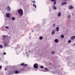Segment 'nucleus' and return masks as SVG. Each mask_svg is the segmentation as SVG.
Returning a JSON list of instances; mask_svg holds the SVG:
<instances>
[{
  "instance_id": "nucleus-28",
  "label": "nucleus",
  "mask_w": 75,
  "mask_h": 75,
  "mask_svg": "<svg viewBox=\"0 0 75 75\" xmlns=\"http://www.w3.org/2000/svg\"><path fill=\"white\" fill-rule=\"evenodd\" d=\"M70 17H71V15H69V16L68 17V18H70Z\"/></svg>"
},
{
  "instance_id": "nucleus-12",
  "label": "nucleus",
  "mask_w": 75,
  "mask_h": 75,
  "mask_svg": "<svg viewBox=\"0 0 75 75\" xmlns=\"http://www.w3.org/2000/svg\"><path fill=\"white\" fill-rule=\"evenodd\" d=\"M4 44L5 47H7V42H4Z\"/></svg>"
},
{
  "instance_id": "nucleus-15",
  "label": "nucleus",
  "mask_w": 75,
  "mask_h": 75,
  "mask_svg": "<svg viewBox=\"0 0 75 75\" xmlns=\"http://www.w3.org/2000/svg\"><path fill=\"white\" fill-rule=\"evenodd\" d=\"M6 35L3 36V39L4 40V39H5V38H6Z\"/></svg>"
},
{
  "instance_id": "nucleus-17",
  "label": "nucleus",
  "mask_w": 75,
  "mask_h": 75,
  "mask_svg": "<svg viewBox=\"0 0 75 75\" xmlns=\"http://www.w3.org/2000/svg\"><path fill=\"white\" fill-rule=\"evenodd\" d=\"M15 19L16 18H15L14 17H12V20H15Z\"/></svg>"
},
{
  "instance_id": "nucleus-26",
  "label": "nucleus",
  "mask_w": 75,
  "mask_h": 75,
  "mask_svg": "<svg viewBox=\"0 0 75 75\" xmlns=\"http://www.w3.org/2000/svg\"><path fill=\"white\" fill-rule=\"evenodd\" d=\"M3 55H6V52H4L3 53Z\"/></svg>"
},
{
  "instance_id": "nucleus-3",
  "label": "nucleus",
  "mask_w": 75,
  "mask_h": 75,
  "mask_svg": "<svg viewBox=\"0 0 75 75\" xmlns=\"http://www.w3.org/2000/svg\"><path fill=\"white\" fill-rule=\"evenodd\" d=\"M67 3L66 1H63L61 3V4L62 6H64V5H65V4H67Z\"/></svg>"
},
{
  "instance_id": "nucleus-31",
  "label": "nucleus",
  "mask_w": 75,
  "mask_h": 75,
  "mask_svg": "<svg viewBox=\"0 0 75 75\" xmlns=\"http://www.w3.org/2000/svg\"><path fill=\"white\" fill-rule=\"evenodd\" d=\"M32 3H35V1H33Z\"/></svg>"
},
{
  "instance_id": "nucleus-35",
  "label": "nucleus",
  "mask_w": 75,
  "mask_h": 75,
  "mask_svg": "<svg viewBox=\"0 0 75 75\" xmlns=\"http://www.w3.org/2000/svg\"><path fill=\"white\" fill-rule=\"evenodd\" d=\"M52 1H54L55 0H51Z\"/></svg>"
},
{
  "instance_id": "nucleus-4",
  "label": "nucleus",
  "mask_w": 75,
  "mask_h": 75,
  "mask_svg": "<svg viewBox=\"0 0 75 75\" xmlns=\"http://www.w3.org/2000/svg\"><path fill=\"white\" fill-rule=\"evenodd\" d=\"M6 17H7L8 18H10V14H9V13H6Z\"/></svg>"
},
{
  "instance_id": "nucleus-37",
  "label": "nucleus",
  "mask_w": 75,
  "mask_h": 75,
  "mask_svg": "<svg viewBox=\"0 0 75 75\" xmlns=\"http://www.w3.org/2000/svg\"><path fill=\"white\" fill-rule=\"evenodd\" d=\"M28 52H31V51H29Z\"/></svg>"
},
{
  "instance_id": "nucleus-10",
  "label": "nucleus",
  "mask_w": 75,
  "mask_h": 75,
  "mask_svg": "<svg viewBox=\"0 0 75 75\" xmlns=\"http://www.w3.org/2000/svg\"><path fill=\"white\" fill-rule=\"evenodd\" d=\"M58 40L57 39H55L54 40V42H55V43H58Z\"/></svg>"
},
{
  "instance_id": "nucleus-7",
  "label": "nucleus",
  "mask_w": 75,
  "mask_h": 75,
  "mask_svg": "<svg viewBox=\"0 0 75 75\" xmlns=\"http://www.w3.org/2000/svg\"><path fill=\"white\" fill-rule=\"evenodd\" d=\"M59 27H57L56 28L55 30L57 32H58V31H59Z\"/></svg>"
},
{
  "instance_id": "nucleus-22",
  "label": "nucleus",
  "mask_w": 75,
  "mask_h": 75,
  "mask_svg": "<svg viewBox=\"0 0 75 75\" xmlns=\"http://www.w3.org/2000/svg\"><path fill=\"white\" fill-rule=\"evenodd\" d=\"M33 7H35V8H36V5H35L34 4H33Z\"/></svg>"
},
{
  "instance_id": "nucleus-30",
  "label": "nucleus",
  "mask_w": 75,
  "mask_h": 75,
  "mask_svg": "<svg viewBox=\"0 0 75 75\" xmlns=\"http://www.w3.org/2000/svg\"><path fill=\"white\" fill-rule=\"evenodd\" d=\"M2 68V66H0V69H1Z\"/></svg>"
},
{
  "instance_id": "nucleus-34",
  "label": "nucleus",
  "mask_w": 75,
  "mask_h": 75,
  "mask_svg": "<svg viewBox=\"0 0 75 75\" xmlns=\"http://www.w3.org/2000/svg\"><path fill=\"white\" fill-rule=\"evenodd\" d=\"M40 67L41 68H44V67L42 66H41Z\"/></svg>"
},
{
  "instance_id": "nucleus-19",
  "label": "nucleus",
  "mask_w": 75,
  "mask_h": 75,
  "mask_svg": "<svg viewBox=\"0 0 75 75\" xmlns=\"http://www.w3.org/2000/svg\"><path fill=\"white\" fill-rule=\"evenodd\" d=\"M15 74H17L18 73V71H17V70H16V71H15Z\"/></svg>"
},
{
  "instance_id": "nucleus-6",
  "label": "nucleus",
  "mask_w": 75,
  "mask_h": 75,
  "mask_svg": "<svg viewBox=\"0 0 75 75\" xmlns=\"http://www.w3.org/2000/svg\"><path fill=\"white\" fill-rule=\"evenodd\" d=\"M73 8V6H72L71 5H70L69 6V8L70 10H71V9H72Z\"/></svg>"
},
{
  "instance_id": "nucleus-8",
  "label": "nucleus",
  "mask_w": 75,
  "mask_h": 75,
  "mask_svg": "<svg viewBox=\"0 0 75 75\" xmlns=\"http://www.w3.org/2000/svg\"><path fill=\"white\" fill-rule=\"evenodd\" d=\"M58 17H61V12H59L58 13Z\"/></svg>"
},
{
  "instance_id": "nucleus-18",
  "label": "nucleus",
  "mask_w": 75,
  "mask_h": 75,
  "mask_svg": "<svg viewBox=\"0 0 75 75\" xmlns=\"http://www.w3.org/2000/svg\"><path fill=\"white\" fill-rule=\"evenodd\" d=\"M54 4L55 5L56 4V0H54Z\"/></svg>"
},
{
  "instance_id": "nucleus-25",
  "label": "nucleus",
  "mask_w": 75,
  "mask_h": 75,
  "mask_svg": "<svg viewBox=\"0 0 75 75\" xmlns=\"http://www.w3.org/2000/svg\"><path fill=\"white\" fill-rule=\"evenodd\" d=\"M52 54H55V52L53 51L51 52Z\"/></svg>"
},
{
  "instance_id": "nucleus-29",
  "label": "nucleus",
  "mask_w": 75,
  "mask_h": 75,
  "mask_svg": "<svg viewBox=\"0 0 75 75\" xmlns=\"http://www.w3.org/2000/svg\"><path fill=\"white\" fill-rule=\"evenodd\" d=\"M55 24H54L53 25V27H55Z\"/></svg>"
},
{
  "instance_id": "nucleus-16",
  "label": "nucleus",
  "mask_w": 75,
  "mask_h": 75,
  "mask_svg": "<svg viewBox=\"0 0 75 75\" xmlns=\"http://www.w3.org/2000/svg\"><path fill=\"white\" fill-rule=\"evenodd\" d=\"M55 30H53L52 32V34H55Z\"/></svg>"
},
{
  "instance_id": "nucleus-32",
  "label": "nucleus",
  "mask_w": 75,
  "mask_h": 75,
  "mask_svg": "<svg viewBox=\"0 0 75 75\" xmlns=\"http://www.w3.org/2000/svg\"><path fill=\"white\" fill-rule=\"evenodd\" d=\"M21 70L22 71H24V69H21Z\"/></svg>"
},
{
  "instance_id": "nucleus-38",
  "label": "nucleus",
  "mask_w": 75,
  "mask_h": 75,
  "mask_svg": "<svg viewBox=\"0 0 75 75\" xmlns=\"http://www.w3.org/2000/svg\"><path fill=\"white\" fill-rule=\"evenodd\" d=\"M18 45H17V46H18Z\"/></svg>"
},
{
  "instance_id": "nucleus-27",
  "label": "nucleus",
  "mask_w": 75,
  "mask_h": 75,
  "mask_svg": "<svg viewBox=\"0 0 75 75\" xmlns=\"http://www.w3.org/2000/svg\"><path fill=\"white\" fill-rule=\"evenodd\" d=\"M27 71H28V70L30 71V67H28L27 68Z\"/></svg>"
},
{
  "instance_id": "nucleus-11",
  "label": "nucleus",
  "mask_w": 75,
  "mask_h": 75,
  "mask_svg": "<svg viewBox=\"0 0 75 75\" xmlns=\"http://www.w3.org/2000/svg\"><path fill=\"white\" fill-rule=\"evenodd\" d=\"M52 8H54V10H56L57 9V8L56 7V6L54 5H53L52 6Z\"/></svg>"
},
{
  "instance_id": "nucleus-1",
  "label": "nucleus",
  "mask_w": 75,
  "mask_h": 75,
  "mask_svg": "<svg viewBox=\"0 0 75 75\" xmlns=\"http://www.w3.org/2000/svg\"><path fill=\"white\" fill-rule=\"evenodd\" d=\"M20 16H22L23 15V11L21 9H20L17 10Z\"/></svg>"
},
{
  "instance_id": "nucleus-9",
  "label": "nucleus",
  "mask_w": 75,
  "mask_h": 75,
  "mask_svg": "<svg viewBox=\"0 0 75 75\" xmlns=\"http://www.w3.org/2000/svg\"><path fill=\"white\" fill-rule=\"evenodd\" d=\"M71 40H73L75 38V36H73L71 38Z\"/></svg>"
},
{
  "instance_id": "nucleus-21",
  "label": "nucleus",
  "mask_w": 75,
  "mask_h": 75,
  "mask_svg": "<svg viewBox=\"0 0 75 75\" xmlns=\"http://www.w3.org/2000/svg\"><path fill=\"white\" fill-rule=\"evenodd\" d=\"M44 69L47 71H48V69H47V68H44Z\"/></svg>"
},
{
  "instance_id": "nucleus-33",
  "label": "nucleus",
  "mask_w": 75,
  "mask_h": 75,
  "mask_svg": "<svg viewBox=\"0 0 75 75\" xmlns=\"http://www.w3.org/2000/svg\"><path fill=\"white\" fill-rule=\"evenodd\" d=\"M5 28H7V29H8V28H8V27L5 26Z\"/></svg>"
},
{
  "instance_id": "nucleus-20",
  "label": "nucleus",
  "mask_w": 75,
  "mask_h": 75,
  "mask_svg": "<svg viewBox=\"0 0 75 75\" xmlns=\"http://www.w3.org/2000/svg\"><path fill=\"white\" fill-rule=\"evenodd\" d=\"M3 48V46L1 45H0V48Z\"/></svg>"
},
{
  "instance_id": "nucleus-36",
  "label": "nucleus",
  "mask_w": 75,
  "mask_h": 75,
  "mask_svg": "<svg viewBox=\"0 0 75 75\" xmlns=\"http://www.w3.org/2000/svg\"><path fill=\"white\" fill-rule=\"evenodd\" d=\"M5 71H6V70H7V69H5Z\"/></svg>"
},
{
  "instance_id": "nucleus-14",
  "label": "nucleus",
  "mask_w": 75,
  "mask_h": 75,
  "mask_svg": "<svg viewBox=\"0 0 75 75\" xmlns=\"http://www.w3.org/2000/svg\"><path fill=\"white\" fill-rule=\"evenodd\" d=\"M40 40H41L43 39V37L42 36H40L39 38Z\"/></svg>"
},
{
  "instance_id": "nucleus-13",
  "label": "nucleus",
  "mask_w": 75,
  "mask_h": 75,
  "mask_svg": "<svg viewBox=\"0 0 75 75\" xmlns=\"http://www.w3.org/2000/svg\"><path fill=\"white\" fill-rule=\"evenodd\" d=\"M7 9H8V11H10V6H8L7 7Z\"/></svg>"
},
{
  "instance_id": "nucleus-2",
  "label": "nucleus",
  "mask_w": 75,
  "mask_h": 75,
  "mask_svg": "<svg viewBox=\"0 0 75 75\" xmlns=\"http://www.w3.org/2000/svg\"><path fill=\"white\" fill-rule=\"evenodd\" d=\"M33 67L34 68H35V69L38 68V64H37V63H35L33 65Z\"/></svg>"
},
{
  "instance_id": "nucleus-5",
  "label": "nucleus",
  "mask_w": 75,
  "mask_h": 75,
  "mask_svg": "<svg viewBox=\"0 0 75 75\" xmlns=\"http://www.w3.org/2000/svg\"><path fill=\"white\" fill-rule=\"evenodd\" d=\"M21 66H23L24 67H25V66H27L28 65L27 64H24L22 63L21 64Z\"/></svg>"
},
{
  "instance_id": "nucleus-23",
  "label": "nucleus",
  "mask_w": 75,
  "mask_h": 75,
  "mask_svg": "<svg viewBox=\"0 0 75 75\" xmlns=\"http://www.w3.org/2000/svg\"><path fill=\"white\" fill-rule=\"evenodd\" d=\"M70 42H71V40H69L68 41V43H70Z\"/></svg>"
},
{
  "instance_id": "nucleus-24",
  "label": "nucleus",
  "mask_w": 75,
  "mask_h": 75,
  "mask_svg": "<svg viewBox=\"0 0 75 75\" xmlns=\"http://www.w3.org/2000/svg\"><path fill=\"white\" fill-rule=\"evenodd\" d=\"M61 38H64V35H61Z\"/></svg>"
},
{
  "instance_id": "nucleus-39",
  "label": "nucleus",
  "mask_w": 75,
  "mask_h": 75,
  "mask_svg": "<svg viewBox=\"0 0 75 75\" xmlns=\"http://www.w3.org/2000/svg\"><path fill=\"white\" fill-rule=\"evenodd\" d=\"M73 15H74V14H73Z\"/></svg>"
}]
</instances>
